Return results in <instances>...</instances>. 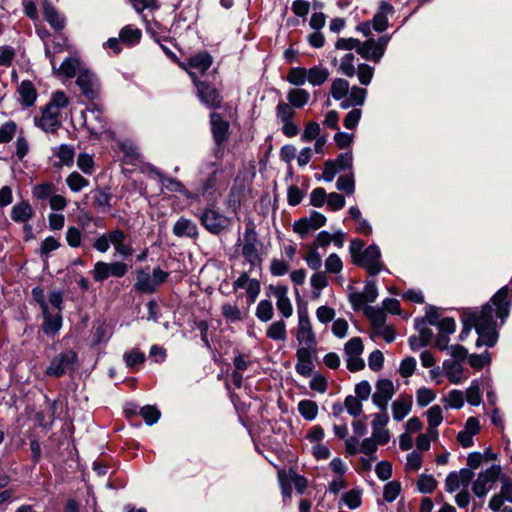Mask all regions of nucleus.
<instances>
[{
    "label": "nucleus",
    "instance_id": "nucleus-27",
    "mask_svg": "<svg viewBox=\"0 0 512 512\" xmlns=\"http://www.w3.org/2000/svg\"><path fill=\"white\" fill-rule=\"evenodd\" d=\"M173 233L177 237H191L194 238L198 235L197 226L191 220L181 217L173 227Z\"/></svg>",
    "mask_w": 512,
    "mask_h": 512
},
{
    "label": "nucleus",
    "instance_id": "nucleus-32",
    "mask_svg": "<svg viewBox=\"0 0 512 512\" xmlns=\"http://www.w3.org/2000/svg\"><path fill=\"white\" fill-rule=\"evenodd\" d=\"M18 92L20 94V97H21L23 103L26 106H31L34 104L36 97H37V93H36V90L31 82L22 81L18 87Z\"/></svg>",
    "mask_w": 512,
    "mask_h": 512
},
{
    "label": "nucleus",
    "instance_id": "nucleus-47",
    "mask_svg": "<svg viewBox=\"0 0 512 512\" xmlns=\"http://www.w3.org/2000/svg\"><path fill=\"white\" fill-rule=\"evenodd\" d=\"M120 149L130 162L137 160L140 156L137 145L129 140L121 142Z\"/></svg>",
    "mask_w": 512,
    "mask_h": 512
},
{
    "label": "nucleus",
    "instance_id": "nucleus-6",
    "mask_svg": "<svg viewBox=\"0 0 512 512\" xmlns=\"http://www.w3.org/2000/svg\"><path fill=\"white\" fill-rule=\"evenodd\" d=\"M380 257L381 253L379 247L373 244L364 250L354 264L366 268L369 274L376 275L382 270Z\"/></svg>",
    "mask_w": 512,
    "mask_h": 512
},
{
    "label": "nucleus",
    "instance_id": "nucleus-33",
    "mask_svg": "<svg viewBox=\"0 0 512 512\" xmlns=\"http://www.w3.org/2000/svg\"><path fill=\"white\" fill-rule=\"evenodd\" d=\"M142 33L131 25L123 27L119 33V39L127 45H135L141 39Z\"/></svg>",
    "mask_w": 512,
    "mask_h": 512
},
{
    "label": "nucleus",
    "instance_id": "nucleus-45",
    "mask_svg": "<svg viewBox=\"0 0 512 512\" xmlns=\"http://www.w3.org/2000/svg\"><path fill=\"white\" fill-rule=\"evenodd\" d=\"M256 316L261 321H269L273 317V306L269 300H262L256 308Z\"/></svg>",
    "mask_w": 512,
    "mask_h": 512
},
{
    "label": "nucleus",
    "instance_id": "nucleus-28",
    "mask_svg": "<svg viewBox=\"0 0 512 512\" xmlns=\"http://www.w3.org/2000/svg\"><path fill=\"white\" fill-rule=\"evenodd\" d=\"M412 409L410 397H399L392 403V416L396 421H402Z\"/></svg>",
    "mask_w": 512,
    "mask_h": 512
},
{
    "label": "nucleus",
    "instance_id": "nucleus-2",
    "mask_svg": "<svg viewBox=\"0 0 512 512\" xmlns=\"http://www.w3.org/2000/svg\"><path fill=\"white\" fill-rule=\"evenodd\" d=\"M297 349L316 350V336L306 310L298 311V324L296 328Z\"/></svg>",
    "mask_w": 512,
    "mask_h": 512
},
{
    "label": "nucleus",
    "instance_id": "nucleus-20",
    "mask_svg": "<svg viewBox=\"0 0 512 512\" xmlns=\"http://www.w3.org/2000/svg\"><path fill=\"white\" fill-rule=\"evenodd\" d=\"M480 431V424L477 418L470 417L467 419L464 429L458 433L457 439L464 447H470L473 444V436Z\"/></svg>",
    "mask_w": 512,
    "mask_h": 512
},
{
    "label": "nucleus",
    "instance_id": "nucleus-24",
    "mask_svg": "<svg viewBox=\"0 0 512 512\" xmlns=\"http://www.w3.org/2000/svg\"><path fill=\"white\" fill-rule=\"evenodd\" d=\"M33 215L34 210L26 201H22L14 205L11 209V219L18 223H26L33 217Z\"/></svg>",
    "mask_w": 512,
    "mask_h": 512
},
{
    "label": "nucleus",
    "instance_id": "nucleus-42",
    "mask_svg": "<svg viewBox=\"0 0 512 512\" xmlns=\"http://www.w3.org/2000/svg\"><path fill=\"white\" fill-rule=\"evenodd\" d=\"M466 400L470 405H480L482 397L480 393V385L477 380L472 381L471 385L466 390Z\"/></svg>",
    "mask_w": 512,
    "mask_h": 512
},
{
    "label": "nucleus",
    "instance_id": "nucleus-55",
    "mask_svg": "<svg viewBox=\"0 0 512 512\" xmlns=\"http://www.w3.org/2000/svg\"><path fill=\"white\" fill-rule=\"evenodd\" d=\"M435 397V393L431 389L426 387L418 389L416 393L417 404L421 407L430 404L435 399Z\"/></svg>",
    "mask_w": 512,
    "mask_h": 512
},
{
    "label": "nucleus",
    "instance_id": "nucleus-22",
    "mask_svg": "<svg viewBox=\"0 0 512 512\" xmlns=\"http://www.w3.org/2000/svg\"><path fill=\"white\" fill-rule=\"evenodd\" d=\"M151 172L154 173L158 177L160 183L166 190H168L170 192L180 193L183 196H185L186 198L192 197V194L185 188V186L179 180H177L175 178L164 176L159 171L154 170V169L151 170Z\"/></svg>",
    "mask_w": 512,
    "mask_h": 512
},
{
    "label": "nucleus",
    "instance_id": "nucleus-39",
    "mask_svg": "<svg viewBox=\"0 0 512 512\" xmlns=\"http://www.w3.org/2000/svg\"><path fill=\"white\" fill-rule=\"evenodd\" d=\"M295 114L294 107L288 103L281 102L276 107V118L280 123L292 121Z\"/></svg>",
    "mask_w": 512,
    "mask_h": 512
},
{
    "label": "nucleus",
    "instance_id": "nucleus-50",
    "mask_svg": "<svg viewBox=\"0 0 512 512\" xmlns=\"http://www.w3.org/2000/svg\"><path fill=\"white\" fill-rule=\"evenodd\" d=\"M445 402H447V407L459 409L464 405V395L460 390H452L449 392L448 396L445 398Z\"/></svg>",
    "mask_w": 512,
    "mask_h": 512
},
{
    "label": "nucleus",
    "instance_id": "nucleus-62",
    "mask_svg": "<svg viewBox=\"0 0 512 512\" xmlns=\"http://www.w3.org/2000/svg\"><path fill=\"white\" fill-rule=\"evenodd\" d=\"M400 491H401V487L398 482H395V481L389 482L384 487L383 498L387 502H393L398 497Z\"/></svg>",
    "mask_w": 512,
    "mask_h": 512
},
{
    "label": "nucleus",
    "instance_id": "nucleus-52",
    "mask_svg": "<svg viewBox=\"0 0 512 512\" xmlns=\"http://www.w3.org/2000/svg\"><path fill=\"white\" fill-rule=\"evenodd\" d=\"M69 104V100L65 93L61 91H57L53 93L50 102L47 104L49 107L54 110L60 112L61 109L67 107Z\"/></svg>",
    "mask_w": 512,
    "mask_h": 512
},
{
    "label": "nucleus",
    "instance_id": "nucleus-31",
    "mask_svg": "<svg viewBox=\"0 0 512 512\" xmlns=\"http://www.w3.org/2000/svg\"><path fill=\"white\" fill-rule=\"evenodd\" d=\"M329 77V71L323 66H313L307 69V82L313 86L322 85Z\"/></svg>",
    "mask_w": 512,
    "mask_h": 512
},
{
    "label": "nucleus",
    "instance_id": "nucleus-54",
    "mask_svg": "<svg viewBox=\"0 0 512 512\" xmlns=\"http://www.w3.org/2000/svg\"><path fill=\"white\" fill-rule=\"evenodd\" d=\"M140 414L148 425H153L160 418V411L155 406H144Z\"/></svg>",
    "mask_w": 512,
    "mask_h": 512
},
{
    "label": "nucleus",
    "instance_id": "nucleus-4",
    "mask_svg": "<svg viewBox=\"0 0 512 512\" xmlns=\"http://www.w3.org/2000/svg\"><path fill=\"white\" fill-rule=\"evenodd\" d=\"M501 474L499 465H492L488 469L480 472L476 480L472 483V491L477 497H484L492 488Z\"/></svg>",
    "mask_w": 512,
    "mask_h": 512
},
{
    "label": "nucleus",
    "instance_id": "nucleus-37",
    "mask_svg": "<svg viewBox=\"0 0 512 512\" xmlns=\"http://www.w3.org/2000/svg\"><path fill=\"white\" fill-rule=\"evenodd\" d=\"M287 98L291 106L301 108L309 101L310 94L304 89H293L288 93Z\"/></svg>",
    "mask_w": 512,
    "mask_h": 512
},
{
    "label": "nucleus",
    "instance_id": "nucleus-10",
    "mask_svg": "<svg viewBox=\"0 0 512 512\" xmlns=\"http://www.w3.org/2000/svg\"><path fill=\"white\" fill-rule=\"evenodd\" d=\"M189 75L192 77V80L197 88L198 97L200 98L201 102L208 107H219L221 104V99L218 91L215 88L197 80L194 72H189Z\"/></svg>",
    "mask_w": 512,
    "mask_h": 512
},
{
    "label": "nucleus",
    "instance_id": "nucleus-3",
    "mask_svg": "<svg viewBox=\"0 0 512 512\" xmlns=\"http://www.w3.org/2000/svg\"><path fill=\"white\" fill-rule=\"evenodd\" d=\"M167 277L168 273L160 268L154 269L152 275L147 269H140L137 271L135 289L142 293H152Z\"/></svg>",
    "mask_w": 512,
    "mask_h": 512
},
{
    "label": "nucleus",
    "instance_id": "nucleus-34",
    "mask_svg": "<svg viewBox=\"0 0 512 512\" xmlns=\"http://www.w3.org/2000/svg\"><path fill=\"white\" fill-rule=\"evenodd\" d=\"M298 411L304 419L312 421L317 417L318 405L312 400H301L298 403Z\"/></svg>",
    "mask_w": 512,
    "mask_h": 512
},
{
    "label": "nucleus",
    "instance_id": "nucleus-56",
    "mask_svg": "<svg viewBox=\"0 0 512 512\" xmlns=\"http://www.w3.org/2000/svg\"><path fill=\"white\" fill-rule=\"evenodd\" d=\"M357 75L358 80L362 85H368L373 78L374 69L368 64L362 63L358 66Z\"/></svg>",
    "mask_w": 512,
    "mask_h": 512
},
{
    "label": "nucleus",
    "instance_id": "nucleus-60",
    "mask_svg": "<svg viewBox=\"0 0 512 512\" xmlns=\"http://www.w3.org/2000/svg\"><path fill=\"white\" fill-rule=\"evenodd\" d=\"M111 194L103 189L95 191L94 203L96 206L108 210L110 208Z\"/></svg>",
    "mask_w": 512,
    "mask_h": 512
},
{
    "label": "nucleus",
    "instance_id": "nucleus-44",
    "mask_svg": "<svg viewBox=\"0 0 512 512\" xmlns=\"http://www.w3.org/2000/svg\"><path fill=\"white\" fill-rule=\"evenodd\" d=\"M287 80L296 86H301L307 81V69L301 67L292 68L289 71Z\"/></svg>",
    "mask_w": 512,
    "mask_h": 512
},
{
    "label": "nucleus",
    "instance_id": "nucleus-49",
    "mask_svg": "<svg viewBox=\"0 0 512 512\" xmlns=\"http://www.w3.org/2000/svg\"><path fill=\"white\" fill-rule=\"evenodd\" d=\"M336 188L340 191L351 195L355 191V183L353 175L341 176L336 181Z\"/></svg>",
    "mask_w": 512,
    "mask_h": 512
},
{
    "label": "nucleus",
    "instance_id": "nucleus-43",
    "mask_svg": "<svg viewBox=\"0 0 512 512\" xmlns=\"http://www.w3.org/2000/svg\"><path fill=\"white\" fill-rule=\"evenodd\" d=\"M364 313L367 317H369L374 326H382L385 322V313L380 308L365 306Z\"/></svg>",
    "mask_w": 512,
    "mask_h": 512
},
{
    "label": "nucleus",
    "instance_id": "nucleus-7",
    "mask_svg": "<svg viewBox=\"0 0 512 512\" xmlns=\"http://www.w3.org/2000/svg\"><path fill=\"white\" fill-rule=\"evenodd\" d=\"M395 394V387L392 381L380 379L376 383V390L372 395L373 404L380 410H387L388 402Z\"/></svg>",
    "mask_w": 512,
    "mask_h": 512
},
{
    "label": "nucleus",
    "instance_id": "nucleus-9",
    "mask_svg": "<svg viewBox=\"0 0 512 512\" xmlns=\"http://www.w3.org/2000/svg\"><path fill=\"white\" fill-rule=\"evenodd\" d=\"M203 226L211 233L218 234L230 225V220L213 209H206L200 217Z\"/></svg>",
    "mask_w": 512,
    "mask_h": 512
},
{
    "label": "nucleus",
    "instance_id": "nucleus-26",
    "mask_svg": "<svg viewBox=\"0 0 512 512\" xmlns=\"http://www.w3.org/2000/svg\"><path fill=\"white\" fill-rule=\"evenodd\" d=\"M358 53L364 59L372 60L374 62H379L382 58L381 50H378L376 41L373 38H370L363 43L360 42Z\"/></svg>",
    "mask_w": 512,
    "mask_h": 512
},
{
    "label": "nucleus",
    "instance_id": "nucleus-8",
    "mask_svg": "<svg viewBox=\"0 0 512 512\" xmlns=\"http://www.w3.org/2000/svg\"><path fill=\"white\" fill-rule=\"evenodd\" d=\"M326 223V217L317 211H313L309 217L301 218L296 221L293 225V229L301 237H305L311 231L317 230L324 226Z\"/></svg>",
    "mask_w": 512,
    "mask_h": 512
},
{
    "label": "nucleus",
    "instance_id": "nucleus-61",
    "mask_svg": "<svg viewBox=\"0 0 512 512\" xmlns=\"http://www.w3.org/2000/svg\"><path fill=\"white\" fill-rule=\"evenodd\" d=\"M418 488L422 493H431L435 490L437 482L433 476L422 475L418 480Z\"/></svg>",
    "mask_w": 512,
    "mask_h": 512
},
{
    "label": "nucleus",
    "instance_id": "nucleus-38",
    "mask_svg": "<svg viewBox=\"0 0 512 512\" xmlns=\"http://www.w3.org/2000/svg\"><path fill=\"white\" fill-rule=\"evenodd\" d=\"M267 336L273 340L285 341L287 338L286 324L284 321H275L267 329Z\"/></svg>",
    "mask_w": 512,
    "mask_h": 512
},
{
    "label": "nucleus",
    "instance_id": "nucleus-25",
    "mask_svg": "<svg viewBox=\"0 0 512 512\" xmlns=\"http://www.w3.org/2000/svg\"><path fill=\"white\" fill-rule=\"evenodd\" d=\"M44 316L43 331L47 335H55L62 326V318L59 312H51L49 308L47 312H42Z\"/></svg>",
    "mask_w": 512,
    "mask_h": 512
},
{
    "label": "nucleus",
    "instance_id": "nucleus-35",
    "mask_svg": "<svg viewBox=\"0 0 512 512\" xmlns=\"http://www.w3.org/2000/svg\"><path fill=\"white\" fill-rule=\"evenodd\" d=\"M349 82L343 78H337L332 82L330 93L335 100L344 99L349 92Z\"/></svg>",
    "mask_w": 512,
    "mask_h": 512
},
{
    "label": "nucleus",
    "instance_id": "nucleus-59",
    "mask_svg": "<svg viewBox=\"0 0 512 512\" xmlns=\"http://www.w3.org/2000/svg\"><path fill=\"white\" fill-rule=\"evenodd\" d=\"M416 369V360L413 357L403 359L399 366V373L402 377L408 378L413 375Z\"/></svg>",
    "mask_w": 512,
    "mask_h": 512
},
{
    "label": "nucleus",
    "instance_id": "nucleus-13",
    "mask_svg": "<svg viewBox=\"0 0 512 512\" xmlns=\"http://www.w3.org/2000/svg\"><path fill=\"white\" fill-rule=\"evenodd\" d=\"M76 354L73 351L61 353L56 356L46 369L49 376L60 377L64 374L66 368L76 361Z\"/></svg>",
    "mask_w": 512,
    "mask_h": 512
},
{
    "label": "nucleus",
    "instance_id": "nucleus-1",
    "mask_svg": "<svg viewBox=\"0 0 512 512\" xmlns=\"http://www.w3.org/2000/svg\"><path fill=\"white\" fill-rule=\"evenodd\" d=\"M509 309L510 301L508 299V287H503L492 297L491 303L483 306L479 313H472L469 315L468 320L471 324L465 325L464 329L460 333V340H465L469 335L471 326L473 325L479 336L476 346H494L498 340L496 323L493 319L494 313L503 322L509 315Z\"/></svg>",
    "mask_w": 512,
    "mask_h": 512
},
{
    "label": "nucleus",
    "instance_id": "nucleus-14",
    "mask_svg": "<svg viewBox=\"0 0 512 512\" xmlns=\"http://www.w3.org/2000/svg\"><path fill=\"white\" fill-rule=\"evenodd\" d=\"M35 124L45 132H55L61 126L60 112L46 105Z\"/></svg>",
    "mask_w": 512,
    "mask_h": 512
},
{
    "label": "nucleus",
    "instance_id": "nucleus-53",
    "mask_svg": "<svg viewBox=\"0 0 512 512\" xmlns=\"http://www.w3.org/2000/svg\"><path fill=\"white\" fill-rule=\"evenodd\" d=\"M367 95L366 89L360 88L358 86H353L349 89L348 98L354 104V106H362L365 102Z\"/></svg>",
    "mask_w": 512,
    "mask_h": 512
},
{
    "label": "nucleus",
    "instance_id": "nucleus-63",
    "mask_svg": "<svg viewBox=\"0 0 512 512\" xmlns=\"http://www.w3.org/2000/svg\"><path fill=\"white\" fill-rule=\"evenodd\" d=\"M427 420L429 426H439L443 420L442 408L434 405L427 411Z\"/></svg>",
    "mask_w": 512,
    "mask_h": 512
},
{
    "label": "nucleus",
    "instance_id": "nucleus-51",
    "mask_svg": "<svg viewBox=\"0 0 512 512\" xmlns=\"http://www.w3.org/2000/svg\"><path fill=\"white\" fill-rule=\"evenodd\" d=\"M342 501L350 509H356L361 505V492L359 490H351L342 496Z\"/></svg>",
    "mask_w": 512,
    "mask_h": 512
},
{
    "label": "nucleus",
    "instance_id": "nucleus-5",
    "mask_svg": "<svg viewBox=\"0 0 512 512\" xmlns=\"http://www.w3.org/2000/svg\"><path fill=\"white\" fill-rule=\"evenodd\" d=\"M128 271V266L123 262L107 263L98 261L94 265L93 278L95 281H103L110 276L123 277Z\"/></svg>",
    "mask_w": 512,
    "mask_h": 512
},
{
    "label": "nucleus",
    "instance_id": "nucleus-16",
    "mask_svg": "<svg viewBox=\"0 0 512 512\" xmlns=\"http://www.w3.org/2000/svg\"><path fill=\"white\" fill-rule=\"evenodd\" d=\"M272 294L276 298V307L285 318H289L293 314V307L288 297V289L284 285L271 287Z\"/></svg>",
    "mask_w": 512,
    "mask_h": 512
},
{
    "label": "nucleus",
    "instance_id": "nucleus-12",
    "mask_svg": "<svg viewBox=\"0 0 512 512\" xmlns=\"http://www.w3.org/2000/svg\"><path fill=\"white\" fill-rule=\"evenodd\" d=\"M54 74L58 77H64L67 79L73 78L75 76H78L80 74V70H83L85 67L80 62V60L77 57H69L66 58L59 68H56L55 62L53 58L50 60Z\"/></svg>",
    "mask_w": 512,
    "mask_h": 512
},
{
    "label": "nucleus",
    "instance_id": "nucleus-48",
    "mask_svg": "<svg viewBox=\"0 0 512 512\" xmlns=\"http://www.w3.org/2000/svg\"><path fill=\"white\" fill-rule=\"evenodd\" d=\"M17 125L12 122H6L0 127V144L8 143L15 136Z\"/></svg>",
    "mask_w": 512,
    "mask_h": 512
},
{
    "label": "nucleus",
    "instance_id": "nucleus-36",
    "mask_svg": "<svg viewBox=\"0 0 512 512\" xmlns=\"http://www.w3.org/2000/svg\"><path fill=\"white\" fill-rule=\"evenodd\" d=\"M66 184L72 192H80L89 186V181L78 172L70 173L66 178Z\"/></svg>",
    "mask_w": 512,
    "mask_h": 512
},
{
    "label": "nucleus",
    "instance_id": "nucleus-64",
    "mask_svg": "<svg viewBox=\"0 0 512 512\" xmlns=\"http://www.w3.org/2000/svg\"><path fill=\"white\" fill-rule=\"evenodd\" d=\"M343 268L341 259L337 254H330L325 261L326 272L339 273Z\"/></svg>",
    "mask_w": 512,
    "mask_h": 512
},
{
    "label": "nucleus",
    "instance_id": "nucleus-18",
    "mask_svg": "<svg viewBox=\"0 0 512 512\" xmlns=\"http://www.w3.org/2000/svg\"><path fill=\"white\" fill-rule=\"evenodd\" d=\"M505 503H512V483L504 482L501 486V489L498 493L492 495L489 500L488 507L494 511L498 512L504 507Z\"/></svg>",
    "mask_w": 512,
    "mask_h": 512
},
{
    "label": "nucleus",
    "instance_id": "nucleus-21",
    "mask_svg": "<svg viewBox=\"0 0 512 512\" xmlns=\"http://www.w3.org/2000/svg\"><path fill=\"white\" fill-rule=\"evenodd\" d=\"M442 366L444 374L452 384H459L467 378L463 365L458 361L448 359L443 362Z\"/></svg>",
    "mask_w": 512,
    "mask_h": 512
},
{
    "label": "nucleus",
    "instance_id": "nucleus-46",
    "mask_svg": "<svg viewBox=\"0 0 512 512\" xmlns=\"http://www.w3.org/2000/svg\"><path fill=\"white\" fill-rule=\"evenodd\" d=\"M355 56L352 53H348L343 56L340 63V71L347 77H353L356 73L354 66Z\"/></svg>",
    "mask_w": 512,
    "mask_h": 512
},
{
    "label": "nucleus",
    "instance_id": "nucleus-58",
    "mask_svg": "<svg viewBox=\"0 0 512 512\" xmlns=\"http://www.w3.org/2000/svg\"><path fill=\"white\" fill-rule=\"evenodd\" d=\"M491 361L490 354L485 351L482 354H471L468 358L469 364L476 369H481Z\"/></svg>",
    "mask_w": 512,
    "mask_h": 512
},
{
    "label": "nucleus",
    "instance_id": "nucleus-57",
    "mask_svg": "<svg viewBox=\"0 0 512 512\" xmlns=\"http://www.w3.org/2000/svg\"><path fill=\"white\" fill-rule=\"evenodd\" d=\"M344 406L348 413L352 416H358L362 412V404L360 400L352 395L345 398Z\"/></svg>",
    "mask_w": 512,
    "mask_h": 512
},
{
    "label": "nucleus",
    "instance_id": "nucleus-40",
    "mask_svg": "<svg viewBox=\"0 0 512 512\" xmlns=\"http://www.w3.org/2000/svg\"><path fill=\"white\" fill-rule=\"evenodd\" d=\"M221 312L226 321L229 323H234L242 319V313L239 307L235 304H223L221 307Z\"/></svg>",
    "mask_w": 512,
    "mask_h": 512
},
{
    "label": "nucleus",
    "instance_id": "nucleus-11",
    "mask_svg": "<svg viewBox=\"0 0 512 512\" xmlns=\"http://www.w3.org/2000/svg\"><path fill=\"white\" fill-rule=\"evenodd\" d=\"M77 85L82 91V94L87 99H94L97 96L98 91V81L95 75L88 70L86 67L83 70H80V74L77 76L76 80Z\"/></svg>",
    "mask_w": 512,
    "mask_h": 512
},
{
    "label": "nucleus",
    "instance_id": "nucleus-30",
    "mask_svg": "<svg viewBox=\"0 0 512 512\" xmlns=\"http://www.w3.org/2000/svg\"><path fill=\"white\" fill-rule=\"evenodd\" d=\"M210 118L214 138L217 143H220L226 138L229 125L217 113H212Z\"/></svg>",
    "mask_w": 512,
    "mask_h": 512
},
{
    "label": "nucleus",
    "instance_id": "nucleus-41",
    "mask_svg": "<svg viewBox=\"0 0 512 512\" xmlns=\"http://www.w3.org/2000/svg\"><path fill=\"white\" fill-rule=\"evenodd\" d=\"M74 149L66 144L61 145L56 153L60 165L71 166L74 161Z\"/></svg>",
    "mask_w": 512,
    "mask_h": 512
},
{
    "label": "nucleus",
    "instance_id": "nucleus-17",
    "mask_svg": "<svg viewBox=\"0 0 512 512\" xmlns=\"http://www.w3.org/2000/svg\"><path fill=\"white\" fill-rule=\"evenodd\" d=\"M315 352L316 350H296L297 363L295 365V369L299 375L303 377H309L311 375L314 368L312 356Z\"/></svg>",
    "mask_w": 512,
    "mask_h": 512
},
{
    "label": "nucleus",
    "instance_id": "nucleus-29",
    "mask_svg": "<svg viewBox=\"0 0 512 512\" xmlns=\"http://www.w3.org/2000/svg\"><path fill=\"white\" fill-rule=\"evenodd\" d=\"M43 14L45 20L55 30H61L64 28V18L57 12V10L47 1L43 3Z\"/></svg>",
    "mask_w": 512,
    "mask_h": 512
},
{
    "label": "nucleus",
    "instance_id": "nucleus-19",
    "mask_svg": "<svg viewBox=\"0 0 512 512\" xmlns=\"http://www.w3.org/2000/svg\"><path fill=\"white\" fill-rule=\"evenodd\" d=\"M110 246L112 245L115 252L120 256L127 257L133 253V248L130 244L125 243L126 234L120 229H115L108 232Z\"/></svg>",
    "mask_w": 512,
    "mask_h": 512
},
{
    "label": "nucleus",
    "instance_id": "nucleus-23",
    "mask_svg": "<svg viewBox=\"0 0 512 512\" xmlns=\"http://www.w3.org/2000/svg\"><path fill=\"white\" fill-rule=\"evenodd\" d=\"M211 64H212L211 57L206 53H201V54H197V55L191 57L189 59L188 65H186L185 63H180V66L183 69L187 70L188 73L191 72L190 70H188V68H190V69H195V70L199 71L201 74H203L209 69Z\"/></svg>",
    "mask_w": 512,
    "mask_h": 512
},
{
    "label": "nucleus",
    "instance_id": "nucleus-15",
    "mask_svg": "<svg viewBox=\"0 0 512 512\" xmlns=\"http://www.w3.org/2000/svg\"><path fill=\"white\" fill-rule=\"evenodd\" d=\"M242 254L250 263L251 270L260 265L261 257L256 246V235L252 231L247 230L245 233Z\"/></svg>",
    "mask_w": 512,
    "mask_h": 512
}]
</instances>
